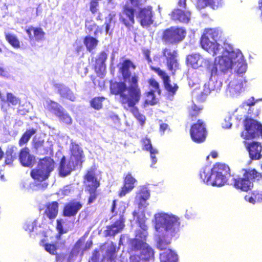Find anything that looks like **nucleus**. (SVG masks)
<instances>
[{
  "instance_id": "1",
  "label": "nucleus",
  "mask_w": 262,
  "mask_h": 262,
  "mask_svg": "<svg viewBox=\"0 0 262 262\" xmlns=\"http://www.w3.org/2000/svg\"><path fill=\"white\" fill-rule=\"evenodd\" d=\"M135 70L136 65L129 59H125L120 64L119 72L121 74L124 81H115L110 83L111 93L119 96V102L125 110L130 109L134 116L142 126L144 124L146 118L139 112L136 105L141 98V91L139 86L138 76L134 74L132 76L129 70Z\"/></svg>"
},
{
  "instance_id": "2",
  "label": "nucleus",
  "mask_w": 262,
  "mask_h": 262,
  "mask_svg": "<svg viewBox=\"0 0 262 262\" xmlns=\"http://www.w3.org/2000/svg\"><path fill=\"white\" fill-rule=\"evenodd\" d=\"M155 227L156 230L161 227L164 228L163 238H159L157 247L161 250L166 249L170 244V239L180 231L181 222L180 219L174 215L166 213H159L155 215Z\"/></svg>"
},
{
  "instance_id": "3",
  "label": "nucleus",
  "mask_w": 262,
  "mask_h": 262,
  "mask_svg": "<svg viewBox=\"0 0 262 262\" xmlns=\"http://www.w3.org/2000/svg\"><path fill=\"white\" fill-rule=\"evenodd\" d=\"M225 51L227 54H224L219 57L218 63L212 69L211 76L216 75L217 66L220 71L225 72L229 69H231L232 67L237 63L240 64L237 70V73H244L246 71L247 66L242 63L243 55L242 52L240 51Z\"/></svg>"
},
{
  "instance_id": "4",
  "label": "nucleus",
  "mask_w": 262,
  "mask_h": 262,
  "mask_svg": "<svg viewBox=\"0 0 262 262\" xmlns=\"http://www.w3.org/2000/svg\"><path fill=\"white\" fill-rule=\"evenodd\" d=\"M243 177H237L232 180V185L236 189L247 192L253 187V182L262 178V173L255 169H243Z\"/></svg>"
},
{
  "instance_id": "5",
  "label": "nucleus",
  "mask_w": 262,
  "mask_h": 262,
  "mask_svg": "<svg viewBox=\"0 0 262 262\" xmlns=\"http://www.w3.org/2000/svg\"><path fill=\"white\" fill-rule=\"evenodd\" d=\"M55 162L50 157L40 159L37 166L30 172L32 178L36 182H41L48 179L54 168Z\"/></svg>"
},
{
  "instance_id": "6",
  "label": "nucleus",
  "mask_w": 262,
  "mask_h": 262,
  "mask_svg": "<svg viewBox=\"0 0 262 262\" xmlns=\"http://www.w3.org/2000/svg\"><path fill=\"white\" fill-rule=\"evenodd\" d=\"M85 190L89 194L88 204H91L95 201L99 195L97 189L100 186V181L97 177L96 168H91L86 171L83 176Z\"/></svg>"
},
{
  "instance_id": "7",
  "label": "nucleus",
  "mask_w": 262,
  "mask_h": 262,
  "mask_svg": "<svg viewBox=\"0 0 262 262\" xmlns=\"http://www.w3.org/2000/svg\"><path fill=\"white\" fill-rule=\"evenodd\" d=\"M218 33L213 29H205L202 35L200 43L203 49L213 56L219 54L222 48V46L216 42Z\"/></svg>"
},
{
  "instance_id": "8",
  "label": "nucleus",
  "mask_w": 262,
  "mask_h": 262,
  "mask_svg": "<svg viewBox=\"0 0 262 262\" xmlns=\"http://www.w3.org/2000/svg\"><path fill=\"white\" fill-rule=\"evenodd\" d=\"M116 200L113 201L111 208V212L114 213V215H119V218L116 220L114 224L106 227V229L104 231L105 236H114L117 233L120 232L125 227V217L123 213L125 210L124 206H121L116 210Z\"/></svg>"
},
{
  "instance_id": "9",
  "label": "nucleus",
  "mask_w": 262,
  "mask_h": 262,
  "mask_svg": "<svg viewBox=\"0 0 262 262\" xmlns=\"http://www.w3.org/2000/svg\"><path fill=\"white\" fill-rule=\"evenodd\" d=\"M186 34L184 28L171 26L163 31L161 39L165 44L176 45L183 41Z\"/></svg>"
},
{
  "instance_id": "10",
  "label": "nucleus",
  "mask_w": 262,
  "mask_h": 262,
  "mask_svg": "<svg viewBox=\"0 0 262 262\" xmlns=\"http://www.w3.org/2000/svg\"><path fill=\"white\" fill-rule=\"evenodd\" d=\"M132 246L134 250H140L138 259L136 262H154V252L153 249L145 242L137 238L132 242Z\"/></svg>"
},
{
  "instance_id": "11",
  "label": "nucleus",
  "mask_w": 262,
  "mask_h": 262,
  "mask_svg": "<svg viewBox=\"0 0 262 262\" xmlns=\"http://www.w3.org/2000/svg\"><path fill=\"white\" fill-rule=\"evenodd\" d=\"M211 174L214 176L215 184L217 187L224 185L230 176V169L225 164L217 163L211 169Z\"/></svg>"
},
{
  "instance_id": "12",
  "label": "nucleus",
  "mask_w": 262,
  "mask_h": 262,
  "mask_svg": "<svg viewBox=\"0 0 262 262\" xmlns=\"http://www.w3.org/2000/svg\"><path fill=\"white\" fill-rule=\"evenodd\" d=\"M189 132L191 139L194 142L196 143L204 142L207 136L205 123L202 120H198L196 122L191 124Z\"/></svg>"
},
{
  "instance_id": "13",
  "label": "nucleus",
  "mask_w": 262,
  "mask_h": 262,
  "mask_svg": "<svg viewBox=\"0 0 262 262\" xmlns=\"http://www.w3.org/2000/svg\"><path fill=\"white\" fill-rule=\"evenodd\" d=\"M135 9L128 4H125L121 12L119 14V18L128 31L134 30Z\"/></svg>"
},
{
  "instance_id": "14",
  "label": "nucleus",
  "mask_w": 262,
  "mask_h": 262,
  "mask_svg": "<svg viewBox=\"0 0 262 262\" xmlns=\"http://www.w3.org/2000/svg\"><path fill=\"white\" fill-rule=\"evenodd\" d=\"M162 55L164 57L167 69L174 74L176 71L179 69V63L177 59L178 51L165 48L162 50Z\"/></svg>"
},
{
  "instance_id": "15",
  "label": "nucleus",
  "mask_w": 262,
  "mask_h": 262,
  "mask_svg": "<svg viewBox=\"0 0 262 262\" xmlns=\"http://www.w3.org/2000/svg\"><path fill=\"white\" fill-rule=\"evenodd\" d=\"M150 69L156 73L162 79L164 89L166 91L168 95L173 96L179 89L178 84L177 83L171 84L170 77L160 68L150 66Z\"/></svg>"
},
{
  "instance_id": "16",
  "label": "nucleus",
  "mask_w": 262,
  "mask_h": 262,
  "mask_svg": "<svg viewBox=\"0 0 262 262\" xmlns=\"http://www.w3.org/2000/svg\"><path fill=\"white\" fill-rule=\"evenodd\" d=\"M154 14L152 7L147 6L139 9L137 17L140 25L143 28H147L154 23Z\"/></svg>"
},
{
  "instance_id": "17",
  "label": "nucleus",
  "mask_w": 262,
  "mask_h": 262,
  "mask_svg": "<svg viewBox=\"0 0 262 262\" xmlns=\"http://www.w3.org/2000/svg\"><path fill=\"white\" fill-rule=\"evenodd\" d=\"M70 151V155L69 158L72 159L76 164L79 165L80 168H81L85 158L82 148L78 143L75 142H71Z\"/></svg>"
},
{
  "instance_id": "18",
  "label": "nucleus",
  "mask_w": 262,
  "mask_h": 262,
  "mask_svg": "<svg viewBox=\"0 0 262 262\" xmlns=\"http://www.w3.org/2000/svg\"><path fill=\"white\" fill-rule=\"evenodd\" d=\"M191 12L190 11L180 8L173 9L169 14L171 19L176 23L188 24L191 18Z\"/></svg>"
},
{
  "instance_id": "19",
  "label": "nucleus",
  "mask_w": 262,
  "mask_h": 262,
  "mask_svg": "<svg viewBox=\"0 0 262 262\" xmlns=\"http://www.w3.org/2000/svg\"><path fill=\"white\" fill-rule=\"evenodd\" d=\"M137 180L133 176L130 172L124 175L123 185L118 192V196L120 198L124 196L126 194L132 191L135 187Z\"/></svg>"
},
{
  "instance_id": "20",
  "label": "nucleus",
  "mask_w": 262,
  "mask_h": 262,
  "mask_svg": "<svg viewBox=\"0 0 262 262\" xmlns=\"http://www.w3.org/2000/svg\"><path fill=\"white\" fill-rule=\"evenodd\" d=\"M18 161L24 167H32L35 163V157L32 155L29 147L25 146L18 152Z\"/></svg>"
},
{
  "instance_id": "21",
  "label": "nucleus",
  "mask_w": 262,
  "mask_h": 262,
  "mask_svg": "<svg viewBox=\"0 0 262 262\" xmlns=\"http://www.w3.org/2000/svg\"><path fill=\"white\" fill-rule=\"evenodd\" d=\"M244 144L251 160H257L261 158L262 146L260 143L256 141L248 142L244 141Z\"/></svg>"
},
{
  "instance_id": "22",
  "label": "nucleus",
  "mask_w": 262,
  "mask_h": 262,
  "mask_svg": "<svg viewBox=\"0 0 262 262\" xmlns=\"http://www.w3.org/2000/svg\"><path fill=\"white\" fill-rule=\"evenodd\" d=\"M82 208V204L80 201L72 200L64 204L62 215L66 217L75 216Z\"/></svg>"
},
{
  "instance_id": "23",
  "label": "nucleus",
  "mask_w": 262,
  "mask_h": 262,
  "mask_svg": "<svg viewBox=\"0 0 262 262\" xmlns=\"http://www.w3.org/2000/svg\"><path fill=\"white\" fill-rule=\"evenodd\" d=\"M79 165L76 164L72 159L67 161L65 156L61 157L59 167V174L61 177H66L71 173L72 171L76 169Z\"/></svg>"
},
{
  "instance_id": "24",
  "label": "nucleus",
  "mask_w": 262,
  "mask_h": 262,
  "mask_svg": "<svg viewBox=\"0 0 262 262\" xmlns=\"http://www.w3.org/2000/svg\"><path fill=\"white\" fill-rule=\"evenodd\" d=\"M107 58L106 53L101 51L95 58V63L93 65V69L98 75H103L106 70L105 63Z\"/></svg>"
},
{
  "instance_id": "25",
  "label": "nucleus",
  "mask_w": 262,
  "mask_h": 262,
  "mask_svg": "<svg viewBox=\"0 0 262 262\" xmlns=\"http://www.w3.org/2000/svg\"><path fill=\"white\" fill-rule=\"evenodd\" d=\"M150 197V192L147 188L144 186L140 187L137 193L136 200L138 201L139 208L145 209L148 205L147 200Z\"/></svg>"
},
{
  "instance_id": "26",
  "label": "nucleus",
  "mask_w": 262,
  "mask_h": 262,
  "mask_svg": "<svg viewBox=\"0 0 262 262\" xmlns=\"http://www.w3.org/2000/svg\"><path fill=\"white\" fill-rule=\"evenodd\" d=\"M221 85L220 83L215 85V82L212 80L209 81L207 83L204 85L203 90L201 92L198 96V99L200 101H204L206 100L207 96L210 94L212 91L217 92L220 89Z\"/></svg>"
},
{
  "instance_id": "27",
  "label": "nucleus",
  "mask_w": 262,
  "mask_h": 262,
  "mask_svg": "<svg viewBox=\"0 0 262 262\" xmlns=\"http://www.w3.org/2000/svg\"><path fill=\"white\" fill-rule=\"evenodd\" d=\"M222 6V0H196L195 6L200 10L206 7L216 9Z\"/></svg>"
},
{
  "instance_id": "28",
  "label": "nucleus",
  "mask_w": 262,
  "mask_h": 262,
  "mask_svg": "<svg viewBox=\"0 0 262 262\" xmlns=\"http://www.w3.org/2000/svg\"><path fill=\"white\" fill-rule=\"evenodd\" d=\"M44 144V140L40 138H34L32 142V149L35 152L39 153L40 155H48L49 148L45 147Z\"/></svg>"
},
{
  "instance_id": "29",
  "label": "nucleus",
  "mask_w": 262,
  "mask_h": 262,
  "mask_svg": "<svg viewBox=\"0 0 262 262\" xmlns=\"http://www.w3.org/2000/svg\"><path fill=\"white\" fill-rule=\"evenodd\" d=\"M58 213V203L56 201H53L48 203L46 205L44 214L50 220L56 217Z\"/></svg>"
},
{
  "instance_id": "30",
  "label": "nucleus",
  "mask_w": 262,
  "mask_h": 262,
  "mask_svg": "<svg viewBox=\"0 0 262 262\" xmlns=\"http://www.w3.org/2000/svg\"><path fill=\"white\" fill-rule=\"evenodd\" d=\"M160 262H177L178 256L175 252L168 249L160 254Z\"/></svg>"
},
{
  "instance_id": "31",
  "label": "nucleus",
  "mask_w": 262,
  "mask_h": 262,
  "mask_svg": "<svg viewBox=\"0 0 262 262\" xmlns=\"http://www.w3.org/2000/svg\"><path fill=\"white\" fill-rule=\"evenodd\" d=\"M36 130L35 128H32L26 130L21 135L18 140V145L19 146H22L26 144L30 140L31 136L35 134Z\"/></svg>"
},
{
  "instance_id": "32",
  "label": "nucleus",
  "mask_w": 262,
  "mask_h": 262,
  "mask_svg": "<svg viewBox=\"0 0 262 262\" xmlns=\"http://www.w3.org/2000/svg\"><path fill=\"white\" fill-rule=\"evenodd\" d=\"M203 107L197 106L195 103H193L188 110V118L191 121H194L196 120L197 117L200 114Z\"/></svg>"
},
{
  "instance_id": "33",
  "label": "nucleus",
  "mask_w": 262,
  "mask_h": 262,
  "mask_svg": "<svg viewBox=\"0 0 262 262\" xmlns=\"http://www.w3.org/2000/svg\"><path fill=\"white\" fill-rule=\"evenodd\" d=\"M83 43L86 47V50L89 52H91L97 46L98 40L94 37L86 36L84 38Z\"/></svg>"
},
{
  "instance_id": "34",
  "label": "nucleus",
  "mask_w": 262,
  "mask_h": 262,
  "mask_svg": "<svg viewBox=\"0 0 262 262\" xmlns=\"http://www.w3.org/2000/svg\"><path fill=\"white\" fill-rule=\"evenodd\" d=\"M201 56L198 54H191L187 55L186 57V63L194 69H197L200 66L199 60Z\"/></svg>"
},
{
  "instance_id": "35",
  "label": "nucleus",
  "mask_w": 262,
  "mask_h": 262,
  "mask_svg": "<svg viewBox=\"0 0 262 262\" xmlns=\"http://www.w3.org/2000/svg\"><path fill=\"white\" fill-rule=\"evenodd\" d=\"M7 41L14 49L20 47V41L17 36L13 34L7 33L5 34Z\"/></svg>"
},
{
  "instance_id": "36",
  "label": "nucleus",
  "mask_w": 262,
  "mask_h": 262,
  "mask_svg": "<svg viewBox=\"0 0 262 262\" xmlns=\"http://www.w3.org/2000/svg\"><path fill=\"white\" fill-rule=\"evenodd\" d=\"M200 176L201 179L207 185L216 186V185L214 184L215 182V178H214L213 180L211 179V176H213L211 174V172L210 173L209 171H206V170H204L200 171Z\"/></svg>"
},
{
  "instance_id": "37",
  "label": "nucleus",
  "mask_w": 262,
  "mask_h": 262,
  "mask_svg": "<svg viewBox=\"0 0 262 262\" xmlns=\"http://www.w3.org/2000/svg\"><path fill=\"white\" fill-rule=\"evenodd\" d=\"M56 116L58 118L60 121L64 124L70 125L72 123V118L63 108L56 114Z\"/></svg>"
},
{
  "instance_id": "38",
  "label": "nucleus",
  "mask_w": 262,
  "mask_h": 262,
  "mask_svg": "<svg viewBox=\"0 0 262 262\" xmlns=\"http://www.w3.org/2000/svg\"><path fill=\"white\" fill-rule=\"evenodd\" d=\"M105 99L103 96L95 97L91 100L90 105L94 109L99 110L102 107V102Z\"/></svg>"
},
{
  "instance_id": "39",
  "label": "nucleus",
  "mask_w": 262,
  "mask_h": 262,
  "mask_svg": "<svg viewBox=\"0 0 262 262\" xmlns=\"http://www.w3.org/2000/svg\"><path fill=\"white\" fill-rule=\"evenodd\" d=\"M48 110L54 113L56 116L62 108L63 107L58 103L50 100L48 103Z\"/></svg>"
},
{
  "instance_id": "40",
  "label": "nucleus",
  "mask_w": 262,
  "mask_h": 262,
  "mask_svg": "<svg viewBox=\"0 0 262 262\" xmlns=\"http://www.w3.org/2000/svg\"><path fill=\"white\" fill-rule=\"evenodd\" d=\"M16 159V155L13 148L7 150L5 163L7 165H11Z\"/></svg>"
},
{
  "instance_id": "41",
  "label": "nucleus",
  "mask_w": 262,
  "mask_h": 262,
  "mask_svg": "<svg viewBox=\"0 0 262 262\" xmlns=\"http://www.w3.org/2000/svg\"><path fill=\"white\" fill-rule=\"evenodd\" d=\"M155 92L154 91H149L145 93L146 99L144 101L145 104L153 105L156 103Z\"/></svg>"
},
{
  "instance_id": "42",
  "label": "nucleus",
  "mask_w": 262,
  "mask_h": 262,
  "mask_svg": "<svg viewBox=\"0 0 262 262\" xmlns=\"http://www.w3.org/2000/svg\"><path fill=\"white\" fill-rule=\"evenodd\" d=\"M147 82L149 86L152 88L151 91L157 92L159 95L161 94V90L160 88V84L158 81H157L154 78H150L147 80Z\"/></svg>"
},
{
  "instance_id": "43",
  "label": "nucleus",
  "mask_w": 262,
  "mask_h": 262,
  "mask_svg": "<svg viewBox=\"0 0 262 262\" xmlns=\"http://www.w3.org/2000/svg\"><path fill=\"white\" fill-rule=\"evenodd\" d=\"M141 142L142 148L144 150L150 151L154 149L152 146L150 139L147 137L143 138L141 140Z\"/></svg>"
},
{
  "instance_id": "44",
  "label": "nucleus",
  "mask_w": 262,
  "mask_h": 262,
  "mask_svg": "<svg viewBox=\"0 0 262 262\" xmlns=\"http://www.w3.org/2000/svg\"><path fill=\"white\" fill-rule=\"evenodd\" d=\"M33 34V37H34L37 41L42 40L45 35V32L39 27H34Z\"/></svg>"
},
{
  "instance_id": "45",
  "label": "nucleus",
  "mask_w": 262,
  "mask_h": 262,
  "mask_svg": "<svg viewBox=\"0 0 262 262\" xmlns=\"http://www.w3.org/2000/svg\"><path fill=\"white\" fill-rule=\"evenodd\" d=\"M56 228L58 231V234L56 236V238H59L62 234L67 232V230H64L63 228L62 224L63 223V221L62 219H57L56 220Z\"/></svg>"
},
{
  "instance_id": "46",
  "label": "nucleus",
  "mask_w": 262,
  "mask_h": 262,
  "mask_svg": "<svg viewBox=\"0 0 262 262\" xmlns=\"http://www.w3.org/2000/svg\"><path fill=\"white\" fill-rule=\"evenodd\" d=\"M45 250L49 252L51 255L56 254V251L58 249V247L56 244H45L43 245Z\"/></svg>"
},
{
  "instance_id": "47",
  "label": "nucleus",
  "mask_w": 262,
  "mask_h": 262,
  "mask_svg": "<svg viewBox=\"0 0 262 262\" xmlns=\"http://www.w3.org/2000/svg\"><path fill=\"white\" fill-rule=\"evenodd\" d=\"M7 101L13 105H16L20 102V100L11 93L7 94Z\"/></svg>"
},
{
  "instance_id": "48",
  "label": "nucleus",
  "mask_w": 262,
  "mask_h": 262,
  "mask_svg": "<svg viewBox=\"0 0 262 262\" xmlns=\"http://www.w3.org/2000/svg\"><path fill=\"white\" fill-rule=\"evenodd\" d=\"M66 92L63 93L61 90L59 91L60 95L62 97L66 98L72 101H74L75 100V97L72 94V93L69 89L65 90Z\"/></svg>"
},
{
  "instance_id": "49",
  "label": "nucleus",
  "mask_w": 262,
  "mask_h": 262,
  "mask_svg": "<svg viewBox=\"0 0 262 262\" xmlns=\"http://www.w3.org/2000/svg\"><path fill=\"white\" fill-rule=\"evenodd\" d=\"M99 0H92L90 3V10L93 14H95L98 11Z\"/></svg>"
},
{
  "instance_id": "50",
  "label": "nucleus",
  "mask_w": 262,
  "mask_h": 262,
  "mask_svg": "<svg viewBox=\"0 0 262 262\" xmlns=\"http://www.w3.org/2000/svg\"><path fill=\"white\" fill-rule=\"evenodd\" d=\"M142 53L145 58V59L147 60L148 63L152 62V59L150 57V51L148 49L146 48H143L142 49Z\"/></svg>"
},
{
  "instance_id": "51",
  "label": "nucleus",
  "mask_w": 262,
  "mask_h": 262,
  "mask_svg": "<svg viewBox=\"0 0 262 262\" xmlns=\"http://www.w3.org/2000/svg\"><path fill=\"white\" fill-rule=\"evenodd\" d=\"M35 225L33 222L26 223L24 225V229L29 232H32L34 230Z\"/></svg>"
},
{
  "instance_id": "52",
  "label": "nucleus",
  "mask_w": 262,
  "mask_h": 262,
  "mask_svg": "<svg viewBox=\"0 0 262 262\" xmlns=\"http://www.w3.org/2000/svg\"><path fill=\"white\" fill-rule=\"evenodd\" d=\"M253 193L254 197V199H255L256 202H259L262 201V192L254 191H253Z\"/></svg>"
},
{
  "instance_id": "53",
  "label": "nucleus",
  "mask_w": 262,
  "mask_h": 262,
  "mask_svg": "<svg viewBox=\"0 0 262 262\" xmlns=\"http://www.w3.org/2000/svg\"><path fill=\"white\" fill-rule=\"evenodd\" d=\"M150 155V158L151 159L152 165L155 164L157 162V159L155 155L158 153V150L156 149H154L149 151Z\"/></svg>"
},
{
  "instance_id": "54",
  "label": "nucleus",
  "mask_w": 262,
  "mask_h": 262,
  "mask_svg": "<svg viewBox=\"0 0 262 262\" xmlns=\"http://www.w3.org/2000/svg\"><path fill=\"white\" fill-rule=\"evenodd\" d=\"M256 101L257 100H255L253 97H251L247 101H244L243 104L244 106H253L255 104Z\"/></svg>"
},
{
  "instance_id": "55",
  "label": "nucleus",
  "mask_w": 262,
  "mask_h": 262,
  "mask_svg": "<svg viewBox=\"0 0 262 262\" xmlns=\"http://www.w3.org/2000/svg\"><path fill=\"white\" fill-rule=\"evenodd\" d=\"M72 190V187L69 185H67L62 189L61 193L63 195H68L71 192Z\"/></svg>"
},
{
  "instance_id": "56",
  "label": "nucleus",
  "mask_w": 262,
  "mask_h": 262,
  "mask_svg": "<svg viewBox=\"0 0 262 262\" xmlns=\"http://www.w3.org/2000/svg\"><path fill=\"white\" fill-rule=\"evenodd\" d=\"M254 195L253 192L251 194H247L245 196V200L250 203L255 204L256 203L255 199H254Z\"/></svg>"
},
{
  "instance_id": "57",
  "label": "nucleus",
  "mask_w": 262,
  "mask_h": 262,
  "mask_svg": "<svg viewBox=\"0 0 262 262\" xmlns=\"http://www.w3.org/2000/svg\"><path fill=\"white\" fill-rule=\"evenodd\" d=\"M83 243V240L80 239H79L75 244L73 250L77 252H79V250L80 248L81 245Z\"/></svg>"
},
{
  "instance_id": "58",
  "label": "nucleus",
  "mask_w": 262,
  "mask_h": 262,
  "mask_svg": "<svg viewBox=\"0 0 262 262\" xmlns=\"http://www.w3.org/2000/svg\"><path fill=\"white\" fill-rule=\"evenodd\" d=\"M186 1L187 0H178V6L179 7L183 8L184 9H186Z\"/></svg>"
},
{
  "instance_id": "59",
  "label": "nucleus",
  "mask_w": 262,
  "mask_h": 262,
  "mask_svg": "<svg viewBox=\"0 0 262 262\" xmlns=\"http://www.w3.org/2000/svg\"><path fill=\"white\" fill-rule=\"evenodd\" d=\"M33 29H34V27H33L32 26L29 27L27 29H26V32L30 39H32L33 38V35H32L31 34V32L32 31L33 32Z\"/></svg>"
},
{
  "instance_id": "60",
  "label": "nucleus",
  "mask_w": 262,
  "mask_h": 262,
  "mask_svg": "<svg viewBox=\"0 0 262 262\" xmlns=\"http://www.w3.org/2000/svg\"><path fill=\"white\" fill-rule=\"evenodd\" d=\"M139 223L140 227L144 231H146L147 229V226L145 225L144 221H140L139 219H137Z\"/></svg>"
},
{
  "instance_id": "61",
  "label": "nucleus",
  "mask_w": 262,
  "mask_h": 262,
  "mask_svg": "<svg viewBox=\"0 0 262 262\" xmlns=\"http://www.w3.org/2000/svg\"><path fill=\"white\" fill-rule=\"evenodd\" d=\"M111 21H112V18L110 19L108 21H105L104 23L105 30L106 34H107L108 33L109 30L110 29V24H111Z\"/></svg>"
},
{
  "instance_id": "62",
  "label": "nucleus",
  "mask_w": 262,
  "mask_h": 262,
  "mask_svg": "<svg viewBox=\"0 0 262 262\" xmlns=\"http://www.w3.org/2000/svg\"><path fill=\"white\" fill-rule=\"evenodd\" d=\"M87 29L90 31H93V29L96 27V24L95 23H91V24H86L85 25Z\"/></svg>"
},
{
  "instance_id": "63",
  "label": "nucleus",
  "mask_w": 262,
  "mask_h": 262,
  "mask_svg": "<svg viewBox=\"0 0 262 262\" xmlns=\"http://www.w3.org/2000/svg\"><path fill=\"white\" fill-rule=\"evenodd\" d=\"M56 255V261H61L62 262L64 260V256L62 255H60L58 254H55Z\"/></svg>"
},
{
  "instance_id": "64",
  "label": "nucleus",
  "mask_w": 262,
  "mask_h": 262,
  "mask_svg": "<svg viewBox=\"0 0 262 262\" xmlns=\"http://www.w3.org/2000/svg\"><path fill=\"white\" fill-rule=\"evenodd\" d=\"M168 127V125L166 123H162L160 125V131L164 132Z\"/></svg>"
}]
</instances>
